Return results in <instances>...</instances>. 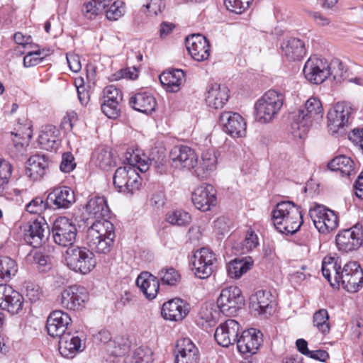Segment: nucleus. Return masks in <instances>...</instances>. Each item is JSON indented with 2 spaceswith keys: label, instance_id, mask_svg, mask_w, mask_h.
Returning <instances> with one entry per match:
<instances>
[{
  "label": "nucleus",
  "instance_id": "46",
  "mask_svg": "<svg viewBox=\"0 0 363 363\" xmlns=\"http://www.w3.org/2000/svg\"><path fill=\"white\" fill-rule=\"evenodd\" d=\"M158 276L163 284L175 286L180 281V274L174 268L163 269L160 271Z\"/></svg>",
  "mask_w": 363,
  "mask_h": 363
},
{
  "label": "nucleus",
  "instance_id": "18",
  "mask_svg": "<svg viewBox=\"0 0 363 363\" xmlns=\"http://www.w3.org/2000/svg\"><path fill=\"white\" fill-rule=\"evenodd\" d=\"M169 158L175 167L188 169L194 168L198 162L195 151L185 145L174 147L169 153Z\"/></svg>",
  "mask_w": 363,
  "mask_h": 363
},
{
  "label": "nucleus",
  "instance_id": "57",
  "mask_svg": "<svg viewBox=\"0 0 363 363\" xmlns=\"http://www.w3.org/2000/svg\"><path fill=\"white\" fill-rule=\"evenodd\" d=\"M26 296L32 303L40 299L43 293L40 287L33 283H28L26 287Z\"/></svg>",
  "mask_w": 363,
  "mask_h": 363
},
{
  "label": "nucleus",
  "instance_id": "45",
  "mask_svg": "<svg viewBox=\"0 0 363 363\" xmlns=\"http://www.w3.org/2000/svg\"><path fill=\"white\" fill-rule=\"evenodd\" d=\"M196 321L198 325L206 330L213 327L216 323V320L213 316L212 310L207 308L200 310Z\"/></svg>",
  "mask_w": 363,
  "mask_h": 363
},
{
  "label": "nucleus",
  "instance_id": "13",
  "mask_svg": "<svg viewBox=\"0 0 363 363\" xmlns=\"http://www.w3.org/2000/svg\"><path fill=\"white\" fill-rule=\"evenodd\" d=\"M330 73L328 62L317 57L309 58L303 67L306 79L315 84L323 83L330 75Z\"/></svg>",
  "mask_w": 363,
  "mask_h": 363
},
{
  "label": "nucleus",
  "instance_id": "52",
  "mask_svg": "<svg viewBox=\"0 0 363 363\" xmlns=\"http://www.w3.org/2000/svg\"><path fill=\"white\" fill-rule=\"evenodd\" d=\"M76 162L73 155L70 152H64L62 155V161L60 169L64 173H69L76 167Z\"/></svg>",
  "mask_w": 363,
  "mask_h": 363
},
{
  "label": "nucleus",
  "instance_id": "40",
  "mask_svg": "<svg viewBox=\"0 0 363 363\" xmlns=\"http://www.w3.org/2000/svg\"><path fill=\"white\" fill-rule=\"evenodd\" d=\"M16 262L9 257H0V281H9L17 273Z\"/></svg>",
  "mask_w": 363,
  "mask_h": 363
},
{
  "label": "nucleus",
  "instance_id": "54",
  "mask_svg": "<svg viewBox=\"0 0 363 363\" xmlns=\"http://www.w3.org/2000/svg\"><path fill=\"white\" fill-rule=\"evenodd\" d=\"M97 7L98 6L92 0L85 2L82 7V13L83 16L89 20L95 18L101 13Z\"/></svg>",
  "mask_w": 363,
  "mask_h": 363
},
{
  "label": "nucleus",
  "instance_id": "59",
  "mask_svg": "<svg viewBox=\"0 0 363 363\" xmlns=\"http://www.w3.org/2000/svg\"><path fill=\"white\" fill-rule=\"evenodd\" d=\"M329 69H330V75L333 76V79L337 81H340L341 79H346L347 77L345 76V72H343L344 65L341 62L337 60L333 62V63L329 65Z\"/></svg>",
  "mask_w": 363,
  "mask_h": 363
},
{
  "label": "nucleus",
  "instance_id": "14",
  "mask_svg": "<svg viewBox=\"0 0 363 363\" xmlns=\"http://www.w3.org/2000/svg\"><path fill=\"white\" fill-rule=\"evenodd\" d=\"M215 255L208 249L203 247L196 250L192 258V270L199 279H206L213 273Z\"/></svg>",
  "mask_w": 363,
  "mask_h": 363
},
{
  "label": "nucleus",
  "instance_id": "44",
  "mask_svg": "<svg viewBox=\"0 0 363 363\" xmlns=\"http://www.w3.org/2000/svg\"><path fill=\"white\" fill-rule=\"evenodd\" d=\"M167 221L178 226L188 225L191 221L190 214L183 210H175L167 215Z\"/></svg>",
  "mask_w": 363,
  "mask_h": 363
},
{
  "label": "nucleus",
  "instance_id": "10",
  "mask_svg": "<svg viewBox=\"0 0 363 363\" xmlns=\"http://www.w3.org/2000/svg\"><path fill=\"white\" fill-rule=\"evenodd\" d=\"M309 216L315 227L321 233H328L338 226V217L335 213L322 205H315L310 208Z\"/></svg>",
  "mask_w": 363,
  "mask_h": 363
},
{
  "label": "nucleus",
  "instance_id": "23",
  "mask_svg": "<svg viewBox=\"0 0 363 363\" xmlns=\"http://www.w3.org/2000/svg\"><path fill=\"white\" fill-rule=\"evenodd\" d=\"M262 336V333L255 328L244 330L235 342L238 351L242 354L256 353L263 341Z\"/></svg>",
  "mask_w": 363,
  "mask_h": 363
},
{
  "label": "nucleus",
  "instance_id": "49",
  "mask_svg": "<svg viewBox=\"0 0 363 363\" xmlns=\"http://www.w3.org/2000/svg\"><path fill=\"white\" fill-rule=\"evenodd\" d=\"M96 162L101 169L104 170L108 169L114 164L111 151L106 148L100 150L97 154Z\"/></svg>",
  "mask_w": 363,
  "mask_h": 363
},
{
  "label": "nucleus",
  "instance_id": "36",
  "mask_svg": "<svg viewBox=\"0 0 363 363\" xmlns=\"http://www.w3.org/2000/svg\"><path fill=\"white\" fill-rule=\"evenodd\" d=\"M160 81L167 91L177 92L185 82L184 72L182 69L164 72L160 74Z\"/></svg>",
  "mask_w": 363,
  "mask_h": 363
},
{
  "label": "nucleus",
  "instance_id": "32",
  "mask_svg": "<svg viewBox=\"0 0 363 363\" xmlns=\"http://www.w3.org/2000/svg\"><path fill=\"white\" fill-rule=\"evenodd\" d=\"M59 352L66 358H73L78 352L82 351V340L78 337L72 335L70 333L59 337Z\"/></svg>",
  "mask_w": 363,
  "mask_h": 363
},
{
  "label": "nucleus",
  "instance_id": "58",
  "mask_svg": "<svg viewBox=\"0 0 363 363\" xmlns=\"http://www.w3.org/2000/svg\"><path fill=\"white\" fill-rule=\"evenodd\" d=\"M121 6L120 1H114L111 5L109 4L105 10L107 18L111 21L118 20L123 14V9Z\"/></svg>",
  "mask_w": 363,
  "mask_h": 363
},
{
  "label": "nucleus",
  "instance_id": "56",
  "mask_svg": "<svg viewBox=\"0 0 363 363\" xmlns=\"http://www.w3.org/2000/svg\"><path fill=\"white\" fill-rule=\"evenodd\" d=\"M41 54L42 51L40 50L28 52L23 57L24 67H30L40 64L44 59Z\"/></svg>",
  "mask_w": 363,
  "mask_h": 363
},
{
  "label": "nucleus",
  "instance_id": "51",
  "mask_svg": "<svg viewBox=\"0 0 363 363\" xmlns=\"http://www.w3.org/2000/svg\"><path fill=\"white\" fill-rule=\"evenodd\" d=\"M120 102L105 101L101 104V111L109 118H116L120 115Z\"/></svg>",
  "mask_w": 363,
  "mask_h": 363
},
{
  "label": "nucleus",
  "instance_id": "34",
  "mask_svg": "<svg viewBox=\"0 0 363 363\" xmlns=\"http://www.w3.org/2000/svg\"><path fill=\"white\" fill-rule=\"evenodd\" d=\"M136 284L149 300L154 299L160 289L158 278L148 272L141 273L136 279Z\"/></svg>",
  "mask_w": 363,
  "mask_h": 363
},
{
  "label": "nucleus",
  "instance_id": "48",
  "mask_svg": "<svg viewBox=\"0 0 363 363\" xmlns=\"http://www.w3.org/2000/svg\"><path fill=\"white\" fill-rule=\"evenodd\" d=\"M26 260L31 264H37L38 267L42 271L45 270L46 267H50L48 266L50 257L40 251L35 250L29 253L26 257Z\"/></svg>",
  "mask_w": 363,
  "mask_h": 363
},
{
  "label": "nucleus",
  "instance_id": "42",
  "mask_svg": "<svg viewBox=\"0 0 363 363\" xmlns=\"http://www.w3.org/2000/svg\"><path fill=\"white\" fill-rule=\"evenodd\" d=\"M313 326L323 335L330 332L329 315L325 309H320L313 316Z\"/></svg>",
  "mask_w": 363,
  "mask_h": 363
},
{
  "label": "nucleus",
  "instance_id": "15",
  "mask_svg": "<svg viewBox=\"0 0 363 363\" xmlns=\"http://www.w3.org/2000/svg\"><path fill=\"white\" fill-rule=\"evenodd\" d=\"M191 201L195 207L201 211H210L216 206V190L208 184H203L194 189L191 195Z\"/></svg>",
  "mask_w": 363,
  "mask_h": 363
},
{
  "label": "nucleus",
  "instance_id": "31",
  "mask_svg": "<svg viewBox=\"0 0 363 363\" xmlns=\"http://www.w3.org/2000/svg\"><path fill=\"white\" fill-rule=\"evenodd\" d=\"M49 160L45 155H34L29 157L26 174L33 180L41 179L48 170Z\"/></svg>",
  "mask_w": 363,
  "mask_h": 363
},
{
  "label": "nucleus",
  "instance_id": "64",
  "mask_svg": "<svg viewBox=\"0 0 363 363\" xmlns=\"http://www.w3.org/2000/svg\"><path fill=\"white\" fill-rule=\"evenodd\" d=\"M166 198L162 191H159L153 194L151 197V205L157 208H162L165 203Z\"/></svg>",
  "mask_w": 363,
  "mask_h": 363
},
{
  "label": "nucleus",
  "instance_id": "62",
  "mask_svg": "<svg viewBox=\"0 0 363 363\" xmlns=\"http://www.w3.org/2000/svg\"><path fill=\"white\" fill-rule=\"evenodd\" d=\"M67 61L69 69L74 72H78L82 69L79 56L76 54H67Z\"/></svg>",
  "mask_w": 363,
  "mask_h": 363
},
{
  "label": "nucleus",
  "instance_id": "16",
  "mask_svg": "<svg viewBox=\"0 0 363 363\" xmlns=\"http://www.w3.org/2000/svg\"><path fill=\"white\" fill-rule=\"evenodd\" d=\"M23 306V296L11 286L0 284V308L18 314Z\"/></svg>",
  "mask_w": 363,
  "mask_h": 363
},
{
  "label": "nucleus",
  "instance_id": "12",
  "mask_svg": "<svg viewBox=\"0 0 363 363\" xmlns=\"http://www.w3.org/2000/svg\"><path fill=\"white\" fill-rule=\"evenodd\" d=\"M88 298V291L84 286L73 285L61 292L60 302L63 308L75 311L83 308Z\"/></svg>",
  "mask_w": 363,
  "mask_h": 363
},
{
  "label": "nucleus",
  "instance_id": "55",
  "mask_svg": "<svg viewBox=\"0 0 363 363\" xmlns=\"http://www.w3.org/2000/svg\"><path fill=\"white\" fill-rule=\"evenodd\" d=\"M48 206L49 203H47V201H44L41 197H36L26 205V211L33 214L40 213Z\"/></svg>",
  "mask_w": 363,
  "mask_h": 363
},
{
  "label": "nucleus",
  "instance_id": "43",
  "mask_svg": "<svg viewBox=\"0 0 363 363\" xmlns=\"http://www.w3.org/2000/svg\"><path fill=\"white\" fill-rule=\"evenodd\" d=\"M11 172V164L4 159H0V196L6 194Z\"/></svg>",
  "mask_w": 363,
  "mask_h": 363
},
{
  "label": "nucleus",
  "instance_id": "30",
  "mask_svg": "<svg viewBox=\"0 0 363 363\" xmlns=\"http://www.w3.org/2000/svg\"><path fill=\"white\" fill-rule=\"evenodd\" d=\"M272 296L265 290H259L250 298V307L258 314L271 315L273 311Z\"/></svg>",
  "mask_w": 363,
  "mask_h": 363
},
{
  "label": "nucleus",
  "instance_id": "39",
  "mask_svg": "<svg viewBox=\"0 0 363 363\" xmlns=\"http://www.w3.org/2000/svg\"><path fill=\"white\" fill-rule=\"evenodd\" d=\"M354 161L345 155L333 158L328 164L331 171H339L343 176H350L354 172Z\"/></svg>",
  "mask_w": 363,
  "mask_h": 363
},
{
  "label": "nucleus",
  "instance_id": "33",
  "mask_svg": "<svg viewBox=\"0 0 363 363\" xmlns=\"http://www.w3.org/2000/svg\"><path fill=\"white\" fill-rule=\"evenodd\" d=\"M218 163L217 152L213 149H208L203 152L201 160L196 164L195 172L198 177L206 178L210 172L216 169Z\"/></svg>",
  "mask_w": 363,
  "mask_h": 363
},
{
  "label": "nucleus",
  "instance_id": "5",
  "mask_svg": "<svg viewBox=\"0 0 363 363\" xmlns=\"http://www.w3.org/2000/svg\"><path fill=\"white\" fill-rule=\"evenodd\" d=\"M65 262L70 269L83 274L90 272L96 264L92 252L86 247L78 246L67 248Z\"/></svg>",
  "mask_w": 363,
  "mask_h": 363
},
{
  "label": "nucleus",
  "instance_id": "20",
  "mask_svg": "<svg viewBox=\"0 0 363 363\" xmlns=\"http://www.w3.org/2000/svg\"><path fill=\"white\" fill-rule=\"evenodd\" d=\"M240 330V324L238 321L228 319L216 328L214 334L215 340L220 346L227 347L236 342Z\"/></svg>",
  "mask_w": 363,
  "mask_h": 363
},
{
  "label": "nucleus",
  "instance_id": "8",
  "mask_svg": "<svg viewBox=\"0 0 363 363\" xmlns=\"http://www.w3.org/2000/svg\"><path fill=\"white\" fill-rule=\"evenodd\" d=\"M336 283L349 292L354 293L362 287L363 271L357 262L345 264L340 276H337Z\"/></svg>",
  "mask_w": 363,
  "mask_h": 363
},
{
  "label": "nucleus",
  "instance_id": "21",
  "mask_svg": "<svg viewBox=\"0 0 363 363\" xmlns=\"http://www.w3.org/2000/svg\"><path fill=\"white\" fill-rule=\"evenodd\" d=\"M186 47L192 58L198 62L207 60L210 56V45L205 36L193 34L186 38Z\"/></svg>",
  "mask_w": 363,
  "mask_h": 363
},
{
  "label": "nucleus",
  "instance_id": "37",
  "mask_svg": "<svg viewBox=\"0 0 363 363\" xmlns=\"http://www.w3.org/2000/svg\"><path fill=\"white\" fill-rule=\"evenodd\" d=\"M38 143L42 149L56 150L60 145L59 130L53 125H47L40 132Z\"/></svg>",
  "mask_w": 363,
  "mask_h": 363
},
{
  "label": "nucleus",
  "instance_id": "19",
  "mask_svg": "<svg viewBox=\"0 0 363 363\" xmlns=\"http://www.w3.org/2000/svg\"><path fill=\"white\" fill-rule=\"evenodd\" d=\"M220 122L225 133L233 138H242L246 133V123L238 113L227 111L220 116Z\"/></svg>",
  "mask_w": 363,
  "mask_h": 363
},
{
  "label": "nucleus",
  "instance_id": "47",
  "mask_svg": "<svg viewBox=\"0 0 363 363\" xmlns=\"http://www.w3.org/2000/svg\"><path fill=\"white\" fill-rule=\"evenodd\" d=\"M252 1L253 0H224V4L230 12L241 14L248 9Z\"/></svg>",
  "mask_w": 363,
  "mask_h": 363
},
{
  "label": "nucleus",
  "instance_id": "7",
  "mask_svg": "<svg viewBox=\"0 0 363 363\" xmlns=\"http://www.w3.org/2000/svg\"><path fill=\"white\" fill-rule=\"evenodd\" d=\"M354 109L350 103L338 102L328 113V128L331 134H335L349 124Z\"/></svg>",
  "mask_w": 363,
  "mask_h": 363
},
{
  "label": "nucleus",
  "instance_id": "11",
  "mask_svg": "<svg viewBox=\"0 0 363 363\" xmlns=\"http://www.w3.org/2000/svg\"><path fill=\"white\" fill-rule=\"evenodd\" d=\"M244 303L245 299L241 290L235 286L223 289L217 300L218 308L227 316L236 314Z\"/></svg>",
  "mask_w": 363,
  "mask_h": 363
},
{
  "label": "nucleus",
  "instance_id": "41",
  "mask_svg": "<svg viewBox=\"0 0 363 363\" xmlns=\"http://www.w3.org/2000/svg\"><path fill=\"white\" fill-rule=\"evenodd\" d=\"M128 341L123 337H116L106 345L107 352L114 357H122L128 352Z\"/></svg>",
  "mask_w": 363,
  "mask_h": 363
},
{
  "label": "nucleus",
  "instance_id": "25",
  "mask_svg": "<svg viewBox=\"0 0 363 363\" xmlns=\"http://www.w3.org/2000/svg\"><path fill=\"white\" fill-rule=\"evenodd\" d=\"M176 352V363H199L198 348L189 338H182L177 340Z\"/></svg>",
  "mask_w": 363,
  "mask_h": 363
},
{
  "label": "nucleus",
  "instance_id": "22",
  "mask_svg": "<svg viewBox=\"0 0 363 363\" xmlns=\"http://www.w3.org/2000/svg\"><path fill=\"white\" fill-rule=\"evenodd\" d=\"M69 315L62 311H52L47 320L46 328L48 333L53 337H60L67 334V330L71 323Z\"/></svg>",
  "mask_w": 363,
  "mask_h": 363
},
{
  "label": "nucleus",
  "instance_id": "26",
  "mask_svg": "<svg viewBox=\"0 0 363 363\" xmlns=\"http://www.w3.org/2000/svg\"><path fill=\"white\" fill-rule=\"evenodd\" d=\"M75 201L74 191L67 186L55 189L47 197V203L55 208H68Z\"/></svg>",
  "mask_w": 363,
  "mask_h": 363
},
{
  "label": "nucleus",
  "instance_id": "53",
  "mask_svg": "<svg viewBox=\"0 0 363 363\" xmlns=\"http://www.w3.org/2000/svg\"><path fill=\"white\" fill-rule=\"evenodd\" d=\"M103 98L105 101L121 102L122 101V94L115 86L110 85L104 89Z\"/></svg>",
  "mask_w": 363,
  "mask_h": 363
},
{
  "label": "nucleus",
  "instance_id": "2",
  "mask_svg": "<svg viewBox=\"0 0 363 363\" xmlns=\"http://www.w3.org/2000/svg\"><path fill=\"white\" fill-rule=\"evenodd\" d=\"M274 227L283 234L296 233L303 223L301 206L290 201L278 203L272 212Z\"/></svg>",
  "mask_w": 363,
  "mask_h": 363
},
{
  "label": "nucleus",
  "instance_id": "24",
  "mask_svg": "<svg viewBox=\"0 0 363 363\" xmlns=\"http://www.w3.org/2000/svg\"><path fill=\"white\" fill-rule=\"evenodd\" d=\"M335 242L340 251L349 252L359 249L363 243V239L353 226L340 230L335 237Z\"/></svg>",
  "mask_w": 363,
  "mask_h": 363
},
{
  "label": "nucleus",
  "instance_id": "3",
  "mask_svg": "<svg viewBox=\"0 0 363 363\" xmlns=\"http://www.w3.org/2000/svg\"><path fill=\"white\" fill-rule=\"evenodd\" d=\"M323 108L320 101L312 97L308 99L303 108L293 113L291 129L296 136L302 138L308 131L313 121L323 118Z\"/></svg>",
  "mask_w": 363,
  "mask_h": 363
},
{
  "label": "nucleus",
  "instance_id": "29",
  "mask_svg": "<svg viewBox=\"0 0 363 363\" xmlns=\"http://www.w3.org/2000/svg\"><path fill=\"white\" fill-rule=\"evenodd\" d=\"M129 104L137 111L150 114L155 111L157 101L152 94L147 91H140L130 97Z\"/></svg>",
  "mask_w": 363,
  "mask_h": 363
},
{
  "label": "nucleus",
  "instance_id": "27",
  "mask_svg": "<svg viewBox=\"0 0 363 363\" xmlns=\"http://www.w3.org/2000/svg\"><path fill=\"white\" fill-rule=\"evenodd\" d=\"M189 313V305L181 298H173L165 302L162 308V315L166 320L180 321Z\"/></svg>",
  "mask_w": 363,
  "mask_h": 363
},
{
  "label": "nucleus",
  "instance_id": "6",
  "mask_svg": "<svg viewBox=\"0 0 363 363\" xmlns=\"http://www.w3.org/2000/svg\"><path fill=\"white\" fill-rule=\"evenodd\" d=\"M134 163L118 167L113 175V184L120 192L133 194L139 189L141 179Z\"/></svg>",
  "mask_w": 363,
  "mask_h": 363
},
{
  "label": "nucleus",
  "instance_id": "9",
  "mask_svg": "<svg viewBox=\"0 0 363 363\" xmlns=\"http://www.w3.org/2000/svg\"><path fill=\"white\" fill-rule=\"evenodd\" d=\"M52 236L55 243L62 247H72L77 237V227L66 217H59L53 223Z\"/></svg>",
  "mask_w": 363,
  "mask_h": 363
},
{
  "label": "nucleus",
  "instance_id": "35",
  "mask_svg": "<svg viewBox=\"0 0 363 363\" xmlns=\"http://www.w3.org/2000/svg\"><path fill=\"white\" fill-rule=\"evenodd\" d=\"M281 48L286 58L292 61L300 60L306 52L304 42L296 38L284 40Z\"/></svg>",
  "mask_w": 363,
  "mask_h": 363
},
{
  "label": "nucleus",
  "instance_id": "63",
  "mask_svg": "<svg viewBox=\"0 0 363 363\" xmlns=\"http://www.w3.org/2000/svg\"><path fill=\"white\" fill-rule=\"evenodd\" d=\"M349 139L357 146H358L363 152V129H354L349 134Z\"/></svg>",
  "mask_w": 363,
  "mask_h": 363
},
{
  "label": "nucleus",
  "instance_id": "38",
  "mask_svg": "<svg viewBox=\"0 0 363 363\" xmlns=\"http://www.w3.org/2000/svg\"><path fill=\"white\" fill-rule=\"evenodd\" d=\"M252 263L250 257L245 259L236 258L228 264V274L231 278L239 279L250 269Z\"/></svg>",
  "mask_w": 363,
  "mask_h": 363
},
{
  "label": "nucleus",
  "instance_id": "17",
  "mask_svg": "<svg viewBox=\"0 0 363 363\" xmlns=\"http://www.w3.org/2000/svg\"><path fill=\"white\" fill-rule=\"evenodd\" d=\"M49 235V227L43 218L28 223L24 230L25 240L34 247H38L45 242Z\"/></svg>",
  "mask_w": 363,
  "mask_h": 363
},
{
  "label": "nucleus",
  "instance_id": "1",
  "mask_svg": "<svg viewBox=\"0 0 363 363\" xmlns=\"http://www.w3.org/2000/svg\"><path fill=\"white\" fill-rule=\"evenodd\" d=\"M86 211L96 221L87 229V245L100 254L110 252L116 237L114 225L108 218L110 210L104 196H94L86 205Z\"/></svg>",
  "mask_w": 363,
  "mask_h": 363
},
{
  "label": "nucleus",
  "instance_id": "61",
  "mask_svg": "<svg viewBox=\"0 0 363 363\" xmlns=\"http://www.w3.org/2000/svg\"><path fill=\"white\" fill-rule=\"evenodd\" d=\"M129 164L134 163L133 166H134L136 170H140L141 172H146L150 167V165L152 164V162H149L145 159L138 158V155H131L128 159Z\"/></svg>",
  "mask_w": 363,
  "mask_h": 363
},
{
  "label": "nucleus",
  "instance_id": "4",
  "mask_svg": "<svg viewBox=\"0 0 363 363\" xmlns=\"http://www.w3.org/2000/svg\"><path fill=\"white\" fill-rule=\"evenodd\" d=\"M284 101L281 92L274 89L267 91L255 104L257 121L262 123L272 121L281 110Z\"/></svg>",
  "mask_w": 363,
  "mask_h": 363
},
{
  "label": "nucleus",
  "instance_id": "50",
  "mask_svg": "<svg viewBox=\"0 0 363 363\" xmlns=\"http://www.w3.org/2000/svg\"><path fill=\"white\" fill-rule=\"evenodd\" d=\"M152 352L151 350L147 347H140L135 349L133 353L131 363H149L152 362Z\"/></svg>",
  "mask_w": 363,
  "mask_h": 363
},
{
  "label": "nucleus",
  "instance_id": "28",
  "mask_svg": "<svg viewBox=\"0 0 363 363\" xmlns=\"http://www.w3.org/2000/svg\"><path fill=\"white\" fill-rule=\"evenodd\" d=\"M229 98V89L225 86L217 83L211 84L206 91V102L207 105L214 109L223 107Z\"/></svg>",
  "mask_w": 363,
  "mask_h": 363
},
{
  "label": "nucleus",
  "instance_id": "60",
  "mask_svg": "<svg viewBox=\"0 0 363 363\" xmlns=\"http://www.w3.org/2000/svg\"><path fill=\"white\" fill-rule=\"evenodd\" d=\"M259 245L257 235L252 231L248 230L243 241V249L250 251L256 248Z\"/></svg>",
  "mask_w": 363,
  "mask_h": 363
}]
</instances>
